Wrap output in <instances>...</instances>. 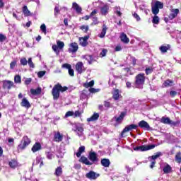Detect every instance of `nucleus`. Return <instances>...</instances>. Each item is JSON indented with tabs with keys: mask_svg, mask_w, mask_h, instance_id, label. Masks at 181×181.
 <instances>
[{
	"mask_svg": "<svg viewBox=\"0 0 181 181\" xmlns=\"http://www.w3.org/2000/svg\"><path fill=\"white\" fill-rule=\"evenodd\" d=\"M114 100H119V98L121 97V95L119 94V90L116 89L113 92V95H112Z\"/></svg>",
	"mask_w": 181,
	"mask_h": 181,
	"instance_id": "29",
	"label": "nucleus"
},
{
	"mask_svg": "<svg viewBox=\"0 0 181 181\" xmlns=\"http://www.w3.org/2000/svg\"><path fill=\"white\" fill-rule=\"evenodd\" d=\"M16 66V61H13L10 64V69H15Z\"/></svg>",
	"mask_w": 181,
	"mask_h": 181,
	"instance_id": "57",
	"label": "nucleus"
},
{
	"mask_svg": "<svg viewBox=\"0 0 181 181\" xmlns=\"http://www.w3.org/2000/svg\"><path fill=\"white\" fill-rule=\"evenodd\" d=\"M40 163V168H42L45 164L43 163V158L40 156L37 157L36 158V164L39 165Z\"/></svg>",
	"mask_w": 181,
	"mask_h": 181,
	"instance_id": "38",
	"label": "nucleus"
},
{
	"mask_svg": "<svg viewBox=\"0 0 181 181\" xmlns=\"http://www.w3.org/2000/svg\"><path fill=\"white\" fill-rule=\"evenodd\" d=\"M100 91V89H95L94 88H91L90 89V93H98Z\"/></svg>",
	"mask_w": 181,
	"mask_h": 181,
	"instance_id": "64",
	"label": "nucleus"
},
{
	"mask_svg": "<svg viewBox=\"0 0 181 181\" xmlns=\"http://www.w3.org/2000/svg\"><path fill=\"white\" fill-rule=\"evenodd\" d=\"M20 63L21 64H22V66H26L28 64V60L26 59V58H21L20 60Z\"/></svg>",
	"mask_w": 181,
	"mask_h": 181,
	"instance_id": "51",
	"label": "nucleus"
},
{
	"mask_svg": "<svg viewBox=\"0 0 181 181\" xmlns=\"http://www.w3.org/2000/svg\"><path fill=\"white\" fill-rule=\"evenodd\" d=\"M47 159H53V153H47Z\"/></svg>",
	"mask_w": 181,
	"mask_h": 181,
	"instance_id": "61",
	"label": "nucleus"
},
{
	"mask_svg": "<svg viewBox=\"0 0 181 181\" xmlns=\"http://www.w3.org/2000/svg\"><path fill=\"white\" fill-rule=\"evenodd\" d=\"M73 115H74V112L69 111L66 113L65 117L67 118L69 117H73Z\"/></svg>",
	"mask_w": 181,
	"mask_h": 181,
	"instance_id": "56",
	"label": "nucleus"
},
{
	"mask_svg": "<svg viewBox=\"0 0 181 181\" xmlns=\"http://www.w3.org/2000/svg\"><path fill=\"white\" fill-rule=\"evenodd\" d=\"M80 162H82V163H84L85 165H93V163L90 162L88 158L83 156L80 158Z\"/></svg>",
	"mask_w": 181,
	"mask_h": 181,
	"instance_id": "31",
	"label": "nucleus"
},
{
	"mask_svg": "<svg viewBox=\"0 0 181 181\" xmlns=\"http://www.w3.org/2000/svg\"><path fill=\"white\" fill-rule=\"evenodd\" d=\"M54 15L56 18H57V16L60 15V8L59 7V6H55L54 8Z\"/></svg>",
	"mask_w": 181,
	"mask_h": 181,
	"instance_id": "40",
	"label": "nucleus"
},
{
	"mask_svg": "<svg viewBox=\"0 0 181 181\" xmlns=\"http://www.w3.org/2000/svg\"><path fill=\"white\" fill-rule=\"evenodd\" d=\"M62 69H66L69 70L71 67V65H70V64H62Z\"/></svg>",
	"mask_w": 181,
	"mask_h": 181,
	"instance_id": "55",
	"label": "nucleus"
},
{
	"mask_svg": "<svg viewBox=\"0 0 181 181\" xmlns=\"http://www.w3.org/2000/svg\"><path fill=\"white\" fill-rule=\"evenodd\" d=\"M139 127L140 128H142L143 129H149V124L148 122H145V120H142L140 122H139Z\"/></svg>",
	"mask_w": 181,
	"mask_h": 181,
	"instance_id": "20",
	"label": "nucleus"
},
{
	"mask_svg": "<svg viewBox=\"0 0 181 181\" xmlns=\"http://www.w3.org/2000/svg\"><path fill=\"white\" fill-rule=\"evenodd\" d=\"M159 156H162L161 152H157L156 155L151 156V160H155L159 158Z\"/></svg>",
	"mask_w": 181,
	"mask_h": 181,
	"instance_id": "44",
	"label": "nucleus"
},
{
	"mask_svg": "<svg viewBox=\"0 0 181 181\" xmlns=\"http://www.w3.org/2000/svg\"><path fill=\"white\" fill-rule=\"evenodd\" d=\"M8 165L10 168L15 169V168H18V166H19V163H18L16 160H11L9 161Z\"/></svg>",
	"mask_w": 181,
	"mask_h": 181,
	"instance_id": "24",
	"label": "nucleus"
},
{
	"mask_svg": "<svg viewBox=\"0 0 181 181\" xmlns=\"http://www.w3.org/2000/svg\"><path fill=\"white\" fill-rule=\"evenodd\" d=\"M54 141L55 142H62L63 141V135L60 134V132H57L54 134Z\"/></svg>",
	"mask_w": 181,
	"mask_h": 181,
	"instance_id": "15",
	"label": "nucleus"
},
{
	"mask_svg": "<svg viewBox=\"0 0 181 181\" xmlns=\"http://www.w3.org/2000/svg\"><path fill=\"white\" fill-rule=\"evenodd\" d=\"M164 173H170L172 172V167L169 164H166L163 168Z\"/></svg>",
	"mask_w": 181,
	"mask_h": 181,
	"instance_id": "33",
	"label": "nucleus"
},
{
	"mask_svg": "<svg viewBox=\"0 0 181 181\" xmlns=\"http://www.w3.org/2000/svg\"><path fill=\"white\" fill-rule=\"evenodd\" d=\"M68 70H69V76L73 77L74 76V70H73V69H71V67L69 69H68Z\"/></svg>",
	"mask_w": 181,
	"mask_h": 181,
	"instance_id": "60",
	"label": "nucleus"
},
{
	"mask_svg": "<svg viewBox=\"0 0 181 181\" xmlns=\"http://www.w3.org/2000/svg\"><path fill=\"white\" fill-rule=\"evenodd\" d=\"M62 173H63V168H62L60 166L56 168L55 170L56 176H62Z\"/></svg>",
	"mask_w": 181,
	"mask_h": 181,
	"instance_id": "39",
	"label": "nucleus"
},
{
	"mask_svg": "<svg viewBox=\"0 0 181 181\" xmlns=\"http://www.w3.org/2000/svg\"><path fill=\"white\" fill-rule=\"evenodd\" d=\"M82 59L87 60L89 64H91V63H93V57H91V55H83Z\"/></svg>",
	"mask_w": 181,
	"mask_h": 181,
	"instance_id": "35",
	"label": "nucleus"
},
{
	"mask_svg": "<svg viewBox=\"0 0 181 181\" xmlns=\"http://www.w3.org/2000/svg\"><path fill=\"white\" fill-rule=\"evenodd\" d=\"M30 93L33 95H37V94H40V93H42V90L39 88L37 89H30Z\"/></svg>",
	"mask_w": 181,
	"mask_h": 181,
	"instance_id": "37",
	"label": "nucleus"
},
{
	"mask_svg": "<svg viewBox=\"0 0 181 181\" xmlns=\"http://www.w3.org/2000/svg\"><path fill=\"white\" fill-rule=\"evenodd\" d=\"M145 83V74H139L136 76V81L135 84L137 88L139 87V86H144Z\"/></svg>",
	"mask_w": 181,
	"mask_h": 181,
	"instance_id": "6",
	"label": "nucleus"
},
{
	"mask_svg": "<svg viewBox=\"0 0 181 181\" xmlns=\"http://www.w3.org/2000/svg\"><path fill=\"white\" fill-rule=\"evenodd\" d=\"M30 144V139L27 136L23 137L21 144L18 146V151H23L26 148V146H28Z\"/></svg>",
	"mask_w": 181,
	"mask_h": 181,
	"instance_id": "2",
	"label": "nucleus"
},
{
	"mask_svg": "<svg viewBox=\"0 0 181 181\" xmlns=\"http://www.w3.org/2000/svg\"><path fill=\"white\" fill-rule=\"evenodd\" d=\"M30 83H32V78H27L25 81V84L26 86H29V84H30Z\"/></svg>",
	"mask_w": 181,
	"mask_h": 181,
	"instance_id": "58",
	"label": "nucleus"
},
{
	"mask_svg": "<svg viewBox=\"0 0 181 181\" xmlns=\"http://www.w3.org/2000/svg\"><path fill=\"white\" fill-rule=\"evenodd\" d=\"M59 47H57V45H52V50H54V52L56 53V54H60V51L59 50Z\"/></svg>",
	"mask_w": 181,
	"mask_h": 181,
	"instance_id": "45",
	"label": "nucleus"
},
{
	"mask_svg": "<svg viewBox=\"0 0 181 181\" xmlns=\"http://www.w3.org/2000/svg\"><path fill=\"white\" fill-rule=\"evenodd\" d=\"M45 74H46V71H40L37 73V76L40 78H42Z\"/></svg>",
	"mask_w": 181,
	"mask_h": 181,
	"instance_id": "54",
	"label": "nucleus"
},
{
	"mask_svg": "<svg viewBox=\"0 0 181 181\" xmlns=\"http://www.w3.org/2000/svg\"><path fill=\"white\" fill-rule=\"evenodd\" d=\"M78 50V45L76 42H72L69 45V53H76Z\"/></svg>",
	"mask_w": 181,
	"mask_h": 181,
	"instance_id": "12",
	"label": "nucleus"
},
{
	"mask_svg": "<svg viewBox=\"0 0 181 181\" xmlns=\"http://www.w3.org/2000/svg\"><path fill=\"white\" fill-rule=\"evenodd\" d=\"M120 39L123 42V43H129V38L127 36V34L122 33L120 35Z\"/></svg>",
	"mask_w": 181,
	"mask_h": 181,
	"instance_id": "27",
	"label": "nucleus"
},
{
	"mask_svg": "<svg viewBox=\"0 0 181 181\" xmlns=\"http://www.w3.org/2000/svg\"><path fill=\"white\" fill-rule=\"evenodd\" d=\"M100 118V114L95 112L93 115L87 119L88 122H93L94 121H97Z\"/></svg>",
	"mask_w": 181,
	"mask_h": 181,
	"instance_id": "17",
	"label": "nucleus"
},
{
	"mask_svg": "<svg viewBox=\"0 0 181 181\" xmlns=\"http://www.w3.org/2000/svg\"><path fill=\"white\" fill-rule=\"evenodd\" d=\"M67 87H63L62 85H60V83L54 85L52 90V94L54 100H59V97H60V92L64 93V91H67Z\"/></svg>",
	"mask_w": 181,
	"mask_h": 181,
	"instance_id": "1",
	"label": "nucleus"
},
{
	"mask_svg": "<svg viewBox=\"0 0 181 181\" xmlns=\"http://www.w3.org/2000/svg\"><path fill=\"white\" fill-rule=\"evenodd\" d=\"M6 39V37L4 35L0 33V42H4Z\"/></svg>",
	"mask_w": 181,
	"mask_h": 181,
	"instance_id": "62",
	"label": "nucleus"
},
{
	"mask_svg": "<svg viewBox=\"0 0 181 181\" xmlns=\"http://www.w3.org/2000/svg\"><path fill=\"white\" fill-rule=\"evenodd\" d=\"M173 86V81L172 80H166L163 83V87H172Z\"/></svg>",
	"mask_w": 181,
	"mask_h": 181,
	"instance_id": "32",
	"label": "nucleus"
},
{
	"mask_svg": "<svg viewBox=\"0 0 181 181\" xmlns=\"http://www.w3.org/2000/svg\"><path fill=\"white\" fill-rule=\"evenodd\" d=\"M107 29H108V28H107V25H103L102 31H101L100 34L99 35V37H101L103 39V37H104L105 36Z\"/></svg>",
	"mask_w": 181,
	"mask_h": 181,
	"instance_id": "28",
	"label": "nucleus"
},
{
	"mask_svg": "<svg viewBox=\"0 0 181 181\" xmlns=\"http://www.w3.org/2000/svg\"><path fill=\"white\" fill-rule=\"evenodd\" d=\"M14 82L16 84H21V83H22V78H21V76L19 75H16L14 76Z\"/></svg>",
	"mask_w": 181,
	"mask_h": 181,
	"instance_id": "42",
	"label": "nucleus"
},
{
	"mask_svg": "<svg viewBox=\"0 0 181 181\" xmlns=\"http://www.w3.org/2000/svg\"><path fill=\"white\" fill-rule=\"evenodd\" d=\"M93 86H94L93 81H90L89 83H84V87H86V88H88V87H93Z\"/></svg>",
	"mask_w": 181,
	"mask_h": 181,
	"instance_id": "49",
	"label": "nucleus"
},
{
	"mask_svg": "<svg viewBox=\"0 0 181 181\" xmlns=\"http://www.w3.org/2000/svg\"><path fill=\"white\" fill-rule=\"evenodd\" d=\"M86 151V147L84 146H81L79 147L78 152L76 153L77 158H80L81 156V153Z\"/></svg>",
	"mask_w": 181,
	"mask_h": 181,
	"instance_id": "34",
	"label": "nucleus"
},
{
	"mask_svg": "<svg viewBox=\"0 0 181 181\" xmlns=\"http://www.w3.org/2000/svg\"><path fill=\"white\" fill-rule=\"evenodd\" d=\"M153 23H159V17L156 15L154 16L152 20Z\"/></svg>",
	"mask_w": 181,
	"mask_h": 181,
	"instance_id": "52",
	"label": "nucleus"
},
{
	"mask_svg": "<svg viewBox=\"0 0 181 181\" xmlns=\"http://www.w3.org/2000/svg\"><path fill=\"white\" fill-rule=\"evenodd\" d=\"M42 149V145H40V143H35L31 151H33V153L37 152V151H40Z\"/></svg>",
	"mask_w": 181,
	"mask_h": 181,
	"instance_id": "23",
	"label": "nucleus"
},
{
	"mask_svg": "<svg viewBox=\"0 0 181 181\" xmlns=\"http://www.w3.org/2000/svg\"><path fill=\"white\" fill-rule=\"evenodd\" d=\"M115 13H116L117 16H122V13H121V7H115Z\"/></svg>",
	"mask_w": 181,
	"mask_h": 181,
	"instance_id": "41",
	"label": "nucleus"
},
{
	"mask_svg": "<svg viewBox=\"0 0 181 181\" xmlns=\"http://www.w3.org/2000/svg\"><path fill=\"white\" fill-rule=\"evenodd\" d=\"M3 83V88L4 90H11L12 87H15V83H13V81L4 80L2 81Z\"/></svg>",
	"mask_w": 181,
	"mask_h": 181,
	"instance_id": "8",
	"label": "nucleus"
},
{
	"mask_svg": "<svg viewBox=\"0 0 181 181\" xmlns=\"http://www.w3.org/2000/svg\"><path fill=\"white\" fill-rule=\"evenodd\" d=\"M160 122L162 124H165L167 125H170L171 127H177L180 124V121L173 122L170 118L167 117H161Z\"/></svg>",
	"mask_w": 181,
	"mask_h": 181,
	"instance_id": "4",
	"label": "nucleus"
},
{
	"mask_svg": "<svg viewBox=\"0 0 181 181\" xmlns=\"http://www.w3.org/2000/svg\"><path fill=\"white\" fill-rule=\"evenodd\" d=\"M155 148V145H150V146H139L134 148V151H140V152H145V151H150V149H153Z\"/></svg>",
	"mask_w": 181,
	"mask_h": 181,
	"instance_id": "7",
	"label": "nucleus"
},
{
	"mask_svg": "<svg viewBox=\"0 0 181 181\" xmlns=\"http://www.w3.org/2000/svg\"><path fill=\"white\" fill-rule=\"evenodd\" d=\"M88 39H90V36H88V35H86L83 37H80L79 43H80L81 46H83V47H86V46H87V45H88Z\"/></svg>",
	"mask_w": 181,
	"mask_h": 181,
	"instance_id": "13",
	"label": "nucleus"
},
{
	"mask_svg": "<svg viewBox=\"0 0 181 181\" xmlns=\"http://www.w3.org/2000/svg\"><path fill=\"white\" fill-rule=\"evenodd\" d=\"M153 71V68L152 67H146V74H151Z\"/></svg>",
	"mask_w": 181,
	"mask_h": 181,
	"instance_id": "53",
	"label": "nucleus"
},
{
	"mask_svg": "<svg viewBox=\"0 0 181 181\" xmlns=\"http://www.w3.org/2000/svg\"><path fill=\"white\" fill-rule=\"evenodd\" d=\"M76 70L78 74H81V73H84L86 71V67H84V64H83V62H78L76 64Z\"/></svg>",
	"mask_w": 181,
	"mask_h": 181,
	"instance_id": "9",
	"label": "nucleus"
},
{
	"mask_svg": "<svg viewBox=\"0 0 181 181\" xmlns=\"http://www.w3.org/2000/svg\"><path fill=\"white\" fill-rule=\"evenodd\" d=\"M40 29L42 30V32L43 33H45V35H46V25L45 24H42L41 26H40Z\"/></svg>",
	"mask_w": 181,
	"mask_h": 181,
	"instance_id": "59",
	"label": "nucleus"
},
{
	"mask_svg": "<svg viewBox=\"0 0 181 181\" xmlns=\"http://www.w3.org/2000/svg\"><path fill=\"white\" fill-rule=\"evenodd\" d=\"M80 29H81L83 32H84L85 33H87V32H88L89 28H88V25H81V26L80 27Z\"/></svg>",
	"mask_w": 181,
	"mask_h": 181,
	"instance_id": "47",
	"label": "nucleus"
},
{
	"mask_svg": "<svg viewBox=\"0 0 181 181\" xmlns=\"http://www.w3.org/2000/svg\"><path fill=\"white\" fill-rule=\"evenodd\" d=\"M177 15H179V8L173 9L169 18H171V19H175Z\"/></svg>",
	"mask_w": 181,
	"mask_h": 181,
	"instance_id": "25",
	"label": "nucleus"
},
{
	"mask_svg": "<svg viewBox=\"0 0 181 181\" xmlns=\"http://www.w3.org/2000/svg\"><path fill=\"white\" fill-rule=\"evenodd\" d=\"M72 8L76 11V13H81L83 11V8H81L76 2L72 4Z\"/></svg>",
	"mask_w": 181,
	"mask_h": 181,
	"instance_id": "18",
	"label": "nucleus"
},
{
	"mask_svg": "<svg viewBox=\"0 0 181 181\" xmlns=\"http://www.w3.org/2000/svg\"><path fill=\"white\" fill-rule=\"evenodd\" d=\"M169 49H170V45H162L161 47H160V50L161 53H166V52H168V50H169Z\"/></svg>",
	"mask_w": 181,
	"mask_h": 181,
	"instance_id": "30",
	"label": "nucleus"
},
{
	"mask_svg": "<svg viewBox=\"0 0 181 181\" xmlns=\"http://www.w3.org/2000/svg\"><path fill=\"white\" fill-rule=\"evenodd\" d=\"M89 159L91 162H97L98 160V158H97V153L90 151L89 153Z\"/></svg>",
	"mask_w": 181,
	"mask_h": 181,
	"instance_id": "16",
	"label": "nucleus"
},
{
	"mask_svg": "<svg viewBox=\"0 0 181 181\" xmlns=\"http://www.w3.org/2000/svg\"><path fill=\"white\" fill-rule=\"evenodd\" d=\"M100 176V174H97V173L94 171H90L86 174V177L88 179H90V180H95L97 177Z\"/></svg>",
	"mask_w": 181,
	"mask_h": 181,
	"instance_id": "11",
	"label": "nucleus"
},
{
	"mask_svg": "<svg viewBox=\"0 0 181 181\" xmlns=\"http://www.w3.org/2000/svg\"><path fill=\"white\" fill-rule=\"evenodd\" d=\"M170 97H175V95H177V92L175 90H172L170 92Z\"/></svg>",
	"mask_w": 181,
	"mask_h": 181,
	"instance_id": "63",
	"label": "nucleus"
},
{
	"mask_svg": "<svg viewBox=\"0 0 181 181\" xmlns=\"http://www.w3.org/2000/svg\"><path fill=\"white\" fill-rule=\"evenodd\" d=\"M24 16H32L33 13H30V11L28 8V6H24L22 8Z\"/></svg>",
	"mask_w": 181,
	"mask_h": 181,
	"instance_id": "21",
	"label": "nucleus"
},
{
	"mask_svg": "<svg viewBox=\"0 0 181 181\" xmlns=\"http://www.w3.org/2000/svg\"><path fill=\"white\" fill-rule=\"evenodd\" d=\"M27 63L31 69H35V64L32 62V58H29Z\"/></svg>",
	"mask_w": 181,
	"mask_h": 181,
	"instance_id": "48",
	"label": "nucleus"
},
{
	"mask_svg": "<svg viewBox=\"0 0 181 181\" xmlns=\"http://www.w3.org/2000/svg\"><path fill=\"white\" fill-rule=\"evenodd\" d=\"M159 9H163V3L156 1L153 6H151V12L153 15H158Z\"/></svg>",
	"mask_w": 181,
	"mask_h": 181,
	"instance_id": "3",
	"label": "nucleus"
},
{
	"mask_svg": "<svg viewBox=\"0 0 181 181\" xmlns=\"http://www.w3.org/2000/svg\"><path fill=\"white\" fill-rule=\"evenodd\" d=\"M124 117H125V113L122 112L119 117H115L116 122H122V119H124Z\"/></svg>",
	"mask_w": 181,
	"mask_h": 181,
	"instance_id": "36",
	"label": "nucleus"
},
{
	"mask_svg": "<svg viewBox=\"0 0 181 181\" xmlns=\"http://www.w3.org/2000/svg\"><path fill=\"white\" fill-rule=\"evenodd\" d=\"M100 163L104 168H110V165H111V162L108 158H103L100 161Z\"/></svg>",
	"mask_w": 181,
	"mask_h": 181,
	"instance_id": "19",
	"label": "nucleus"
},
{
	"mask_svg": "<svg viewBox=\"0 0 181 181\" xmlns=\"http://www.w3.org/2000/svg\"><path fill=\"white\" fill-rule=\"evenodd\" d=\"M97 13H98V10L97 9H94L93 11H92V12L89 14V16H90V18H93V22H97Z\"/></svg>",
	"mask_w": 181,
	"mask_h": 181,
	"instance_id": "26",
	"label": "nucleus"
},
{
	"mask_svg": "<svg viewBox=\"0 0 181 181\" xmlns=\"http://www.w3.org/2000/svg\"><path fill=\"white\" fill-rule=\"evenodd\" d=\"M57 46L58 47V49H63V47H64V42H62V41H57Z\"/></svg>",
	"mask_w": 181,
	"mask_h": 181,
	"instance_id": "46",
	"label": "nucleus"
},
{
	"mask_svg": "<svg viewBox=\"0 0 181 181\" xmlns=\"http://www.w3.org/2000/svg\"><path fill=\"white\" fill-rule=\"evenodd\" d=\"M21 107H25V108H30V103L26 99V98H23L21 101Z\"/></svg>",
	"mask_w": 181,
	"mask_h": 181,
	"instance_id": "22",
	"label": "nucleus"
},
{
	"mask_svg": "<svg viewBox=\"0 0 181 181\" xmlns=\"http://www.w3.org/2000/svg\"><path fill=\"white\" fill-rule=\"evenodd\" d=\"M107 52H108V50H107V49H103L101 52L100 53V56L101 57H105Z\"/></svg>",
	"mask_w": 181,
	"mask_h": 181,
	"instance_id": "50",
	"label": "nucleus"
},
{
	"mask_svg": "<svg viewBox=\"0 0 181 181\" xmlns=\"http://www.w3.org/2000/svg\"><path fill=\"white\" fill-rule=\"evenodd\" d=\"M137 128H138V125L136 124H130L126 127L122 132V136H124V132H129V131H132V129H136Z\"/></svg>",
	"mask_w": 181,
	"mask_h": 181,
	"instance_id": "14",
	"label": "nucleus"
},
{
	"mask_svg": "<svg viewBox=\"0 0 181 181\" xmlns=\"http://www.w3.org/2000/svg\"><path fill=\"white\" fill-rule=\"evenodd\" d=\"M73 131H74V132H76L79 137L83 136V135H84V124L80 123L76 124Z\"/></svg>",
	"mask_w": 181,
	"mask_h": 181,
	"instance_id": "5",
	"label": "nucleus"
},
{
	"mask_svg": "<svg viewBox=\"0 0 181 181\" xmlns=\"http://www.w3.org/2000/svg\"><path fill=\"white\" fill-rule=\"evenodd\" d=\"M108 12H110L109 5L105 4L103 6L100 8V13L102 16H107V15H108Z\"/></svg>",
	"mask_w": 181,
	"mask_h": 181,
	"instance_id": "10",
	"label": "nucleus"
},
{
	"mask_svg": "<svg viewBox=\"0 0 181 181\" xmlns=\"http://www.w3.org/2000/svg\"><path fill=\"white\" fill-rule=\"evenodd\" d=\"M175 160L177 163H181V153L179 152L175 156Z\"/></svg>",
	"mask_w": 181,
	"mask_h": 181,
	"instance_id": "43",
	"label": "nucleus"
}]
</instances>
